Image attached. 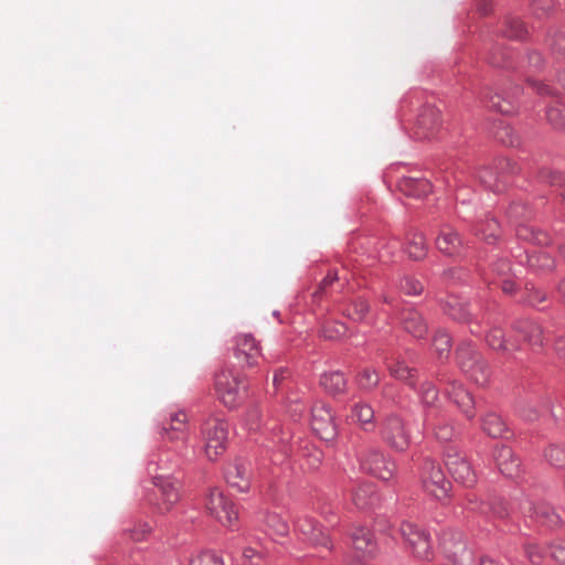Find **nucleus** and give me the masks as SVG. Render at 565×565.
<instances>
[{"label":"nucleus","instance_id":"obj_1","mask_svg":"<svg viewBox=\"0 0 565 565\" xmlns=\"http://www.w3.org/2000/svg\"><path fill=\"white\" fill-rule=\"evenodd\" d=\"M204 454L211 461H216L227 448L228 424L216 415L207 416L200 426Z\"/></svg>","mask_w":565,"mask_h":565},{"label":"nucleus","instance_id":"obj_2","mask_svg":"<svg viewBox=\"0 0 565 565\" xmlns=\"http://www.w3.org/2000/svg\"><path fill=\"white\" fill-rule=\"evenodd\" d=\"M419 482L423 491L433 499L446 503L450 499L451 482L447 479L440 463L425 458L419 467Z\"/></svg>","mask_w":565,"mask_h":565},{"label":"nucleus","instance_id":"obj_3","mask_svg":"<svg viewBox=\"0 0 565 565\" xmlns=\"http://www.w3.org/2000/svg\"><path fill=\"white\" fill-rule=\"evenodd\" d=\"M214 390L217 398L225 407L235 409L245 399V377L232 369H222L215 374Z\"/></svg>","mask_w":565,"mask_h":565},{"label":"nucleus","instance_id":"obj_4","mask_svg":"<svg viewBox=\"0 0 565 565\" xmlns=\"http://www.w3.org/2000/svg\"><path fill=\"white\" fill-rule=\"evenodd\" d=\"M379 436L390 449L396 452L406 451L412 444L409 425L396 413H391L381 419Z\"/></svg>","mask_w":565,"mask_h":565},{"label":"nucleus","instance_id":"obj_5","mask_svg":"<svg viewBox=\"0 0 565 565\" xmlns=\"http://www.w3.org/2000/svg\"><path fill=\"white\" fill-rule=\"evenodd\" d=\"M520 171L518 164L508 158H499L493 167H484L478 171L480 182L492 192H503L511 183L513 175Z\"/></svg>","mask_w":565,"mask_h":565},{"label":"nucleus","instance_id":"obj_6","mask_svg":"<svg viewBox=\"0 0 565 565\" xmlns=\"http://www.w3.org/2000/svg\"><path fill=\"white\" fill-rule=\"evenodd\" d=\"M359 465L361 470L383 481L392 480L397 470L394 459L375 447L359 455Z\"/></svg>","mask_w":565,"mask_h":565},{"label":"nucleus","instance_id":"obj_7","mask_svg":"<svg viewBox=\"0 0 565 565\" xmlns=\"http://www.w3.org/2000/svg\"><path fill=\"white\" fill-rule=\"evenodd\" d=\"M531 212L522 203H513L508 209V216L515 224V235L519 239L532 243L534 245H547L550 235L531 224L521 222L526 218Z\"/></svg>","mask_w":565,"mask_h":565},{"label":"nucleus","instance_id":"obj_8","mask_svg":"<svg viewBox=\"0 0 565 565\" xmlns=\"http://www.w3.org/2000/svg\"><path fill=\"white\" fill-rule=\"evenodd\" d=\"M399 533L415 557L425 561L431 558V539L428 532L412 522L404 521L401 523Z\"/></svg>","mask_w":565,"mask_h":565},{"label":"nucleus","instance_id":"obj_9","mask_svg":"<svg viewBox=\"0 0 565 565\" xmlns=\"http://www.w3.org/2000/svg\"><path fill=\"white\" fill-rule=\"evenodd\" d=\"M205 507L224 526L234 527L238 521V511L234 502L216 488L210 490Z\"/></svg>","mask_w":565,"mask_h":565},{"label":"nucleus","instance_id":"obj_10","mask_svg":"<svg viewBox=\"0 0 565 565\" xmlns=\"http://www.w3.org/2000/svg\"><path fill=\"white\" fill-rule=\"evenodd\" d=\"M233 355L242 369H250L258 364L262 356L260 342L253 333H237L233 340Z\"/></svg>","mask_w":565,"mask_h":565},{"label":"nucleus","instance_id":"obj_11","mask_svg":"<svg viewBox=\"0 0 565 565\" xmlns=\"http://www.w3.org/2000/svg\"><path fill=\"white\" fill-rule=\"evenodd\" d=\"M443 120L440 110L433 105H424L416 117L412 131L418 140H430L438 136Z\"/></svg>","mask_w":565,"mask_h":565},{"label":"nucleus","instance_id":"obj_12","mask_svg":"<svg viewBox=\"0 0 565 565\" xmlns=\"http://www.w3.org/2000/svg\"><path fill=\"white\" fill-rule=\"evenodd\" d=\"M445 465L457 482L466 487H472L477 482V473L470 461L457 448L450 446L445 450Z\"/></svg>","mask_w":565,"mask_h":565},{"label":"nucleus","instance_id":"obj_13","mask_svg":"<svg viewBox=\"0 0 565 565\" xmlns=\"http://www.w3.org/2000/svg\"><path fill=\"white\" fill-rule=\"evenodd\" d=\"M295 532L299 540L311 546H322L329 552L333 550L330 535L324 532L320 524L311 516H299L295 523Z\"/></svg>","mask_w":565,"mask_h":565},{"label":"nucleus","instance_id":"obj_14","mask_svg":"<svg viewBox=\"0 0 565 565\" xmlns=\"http://www.w3.org/2000/svg\"><path fill=\"white\" fill-rule=\"evenodd\" d=\"M152 483L159 492L157 511L161 514L170 512L181 499L180 481L172 476H154Z\"/></svg>","mask_w":565,"mask_h":565},{"label":"nucleus","instance_id":"obj_15","mask_svg":"<svg viewBox=\"0 0 565 565\" xmlns=\"http://www.w3.org/2000/svg\"><path fill=\"white\" fill-rule=\"evenodd\" d=\"M311 428L324 441H332L338 435L337 424L330 406L317 402L311 408Z\"/></svg>","mask_w":565,"mask_h":565},{"label":"nucleus","instance_id":"obj_16","mask_svg":"<svg viewBox=\"0 0 565 565\" xmlns=\"http://www.w3.org/2000/svg\"><path fill=\"white\" fill-rule=\"evenodd\" d=\"M522 88L519 85H512L509 90L492 94L490 89L483 93V99L490 109L504 115H512L520 107V97Z\"/></svg>","mask_w":565,"mask_h":565},{"label":"nucleus","instance_id":"obj_17","mask_svg":"<svg viewBox=\"0 0 565 565\" xmlns=\"http://www.w3.org/2000/svg\"><path fill=\"white\" fill-rule=\"evenodd\" d=\"M189 433V417L184 411H171L158 425V434L170 441L185 440Z\"/></svg>","mask_w":565,"mask_h":565},{"label":"nucleus","instance_id":"obj_18","mask_svg":"<svg viewBox=\"0 0 565 565\" xmlns=\"http://www.w3.org/2000/svg\"><path fill=\"white\" fill-rule=\"evenodd\" d=\"M514 334L534 353L543 351L545 338L542 327L531 319H519L513 326Z\"/></svg>","mask_w":565,"mask_h":565},{"label":"nucleus","instance_id":"obj_19","mask_svg":"<svg viewBox=\"0 0 565 565\" xmlns=\"http://www.w3.org/2000/svg\"><path fill=\"white\" fill-rule=\"evenodd\" d=\"M523 513L529 515L536 524L548 530L558 529L563 524V519L555 511L554 507L544 501L535 503L526 501L523 507Z\"/></svg>","mask_w":565,"mask_h":565},{"label":"nucleus","instance_id":"obj_20","mask_svg":"<svg viewBox=\"0 0 565 565\" xmlns=\"http://www.w3.org/2000/svg\"><path fill=\"white\" fill-rule=\"evenodd\" d=\"M437 249L448 257H460L466 250V244L460 233L449 224H443L435 239Z\"/></svg>","mask_w":565,"mask_h":565},{"label":"nucleus","instance_id":"obj_21","mask_svg":"<svg viewBox=\"0 0 565 565\" xmlns=\"http://www.w3.org/2000/svg\"><path fill=\"white\" fill-rule=\"evenodd\" d=\"M399 321L405 332L415 339H425L428 333V323L423 313L414 307H405L401 311Z\"/></svg>","mask_w":565,"mask_h":565},{"label":"nucleus","instance_id":"obj_22","mask_svg":"<svg viewBox=\"0 0 565 565\" xmlns=\"http://www.w3.org/2000/svg\"><path fill=\"white\" fill-rule=\"evenodd\" d=\"M471 232L488 245H497L502 237L500 223L489 213L484 214L482 218L471 226Z\"/></svg>","mask_w":565,"mask_h":565},{"label":"nucleus","instance_id":"obj_23","mask_svg":"<svg viewBox=\"0 0 565 565\" xmlns=\"http://www.w3.org/2000/svg\"><path fill=\"white\" fill-rule=\"evenodd\" d=\"M493 458L500 472L508 478H515L520 473V459L515 457L511 447L497 446L493 449Z\"/></svg>","mask_w":565,"mask_h":565},{"label":"nucleus","instance_id":"obj_24","mask_svg":"<svg viewBox=\"0 0 565 565\" xmlns=\"http://www.w3.org/2000/svg\"><path fill=\"white\" fill-rule=\"evenodd\" d=\"M440 308L445 315L455 321L469 323L472 316L467 308V303L455 295H448L439 300Z\"/></svg>","mask_w":565,"mask_h":565},{"label":"nucleus","instance_id":"obj_25","mask_svg":"<svg viewBox=\"0 0 565 565\" xmlns=\"http://www.w3.org/2000/svg\"><path fill=\"white\" fill-rule=\"evenodd\" d=\"M398 190L409 198H423L431 192V184L425 178L402 177L397 182Z\"/></svg>","mask_w":565,"mask_h":565},{"label":"nucleus","instance_id":"obj_26","mask_svg":"<svg viewBox=\"0 0 565 565\" xmlns=\"http://www.w3.org/2000/svg\"><path fill=\"white\" fill-rule=\"evenodd\" d=\"M448 396L467 418L472 419L475 417L473 398L462 384L457 382L451 383L448 388Z\"/></svg>","mask_w":565,"mask_h":565},{"label":"nucleus","instance_id":"obj_27","mask_svg":"<svg viewBox=\"0 0 565 565\" xmlns=\"http://www.w3.org/2000/svg\"><path fill=\"white\" fill-rule=\"evenodd\" d=\"M264 532L275 542L286 537L289 534V525L287 521L275 512H267L263 520Z\"/></svg>","mask_w":565,"mask_h":565},{"label":"nucleus","instance_id":"obj_28","mask_svg":"<svg viewBox=\"0 0 565 565\" xmlns=\"http://www.w3.org/2000/svg\"><path fill=\"white\" fill-rule=\"evenodd\" d=\"M461 370L478 385L489 383L490 370L481 356L473 361L461 360Z\"/></svg>","mask_w":565,"mask_h":565},{"label":"nucleus","instance_id":"obj_29","mask_svg":"<svg viewBox=\"0 0 565 565\" xmlns=\"http://www.w3.org/2000/svg\"><path fill=\"white\" fill-rule=\"evenodd\" d=\"M404 250L413 260L424 259L428 252L424 234L417 231L407 232Z\"/></svg>","mask_w":565,"mask_h":565},{"label":"nucleus","instance_id":"obj_30","mask_svg":"<svg viewBox=\"0 0 565 565\" xmlns=\"http://www.w3.org/2000/svg\"><path fill=\"white\" fill-rule=\"evenodd\" d=\"M228 486L238 492H247L250 488V479L246 468L241 463L230 465L225 472Z\"/></svg>","mask_w":565,"mask_h":565},{"label":"nucleus","instance_id":"obj_31","mask_svg":"<svg viewBox=\"0 0 565 565\" xmlns=\"http://www.w3.org/2000/svg\"><path fill=\"white\" fill-rule=\"evenodd\" d=\"M320 385L328 394L337 396L347 392L348 381L341 371H330L321 374Z\"/></svg>","mask_w":565,"mask_h":565},{"label":"nucleus","instance_id":"obj_32","mask_svg":"<svg viewBox=\"0 0 565 565\" xmlns=\"http://www.w3.org/2000/svg\"><path fill=\"white\" fill-rule=\"evenodd\" d=\"M391 376L405 382L409 387L416 388L417 369L409 366L404 360L397 358L387 366Z\"/></svg>","mask_w":565,"mask_h":565},{"label":"nucleus","instance_id":"obj_33","mask_svg":"<svg viewBox=\"0 0 565 565\" xmlns=\"http://www.w3.org/2000/svg\"><path fill=\"white\" fill-rule=\"evenodd\" d=\"M352 418L360 424L365 431H371L374 425L375 412L371 404L358 402L351 409Z\"/></svg>","mask_w":565,"mask_h":565},{"label":"nucleus","instance_id":"obj_34","mask_svg":"<svg viewBox=\"0 0 565 565\" xmlns=\"http://www.w3.org/2000/svg\"><path fill=\"white\" fill-rule=\"evenodd\" d=\"M353 547L362 555H370L375 551L376 544L373 534L365 527H356L351 532Z\"/></svg>","mask_w":565,"mask_h":565},{"label":"nucleus","instance_id":"obj_35","mask_svg":"<svg viewBox=\"0 0 565 565\" xmlns=\"http://www.w3.org/2000/svg\"><path fill=\"white\" fill-rule=\"evenodd\" d=\"M486 341L491 349L503 353H513L521 349L519 344L507 341L500 328L491 329L486 335Z\"/></svg>","mask_w":565,"mask_h":565},{"label":"nucleus","instance_id":"obj_36","mask_svg":"<svg viewBox=\"0 0 565 565\" xmlns=\"http://www.w3.org/2000/svg\"><path fill=\"white\" fill-rule=\"evenodd\" d=\"M381 377L373 367H363L355 374L354 382L361 392L370 393L380 384Z\"/></svg>","mask_w":565,"mask_h":565},{"label":"nucleus","instance_id":"obj_37","mask_svg":"<svg viewBox=\"0 0 565 565\" xmlns=\"http://www.w3.org/2000/svg\"><path fill=\"white\" fill-rule=\"evenodd\" d=\"M370 306L361 297L351 300L343 309V315L352 321L362 322L369 313Z\"/></svg>","mask_w":565,"mask_h":565},{"label":"nucleus","instance_id":"obj_38","mask_svg":"<svg viewBox=\"0 0 565 565\" xmlns=\"http://www.w3.org/2000/svg\"><path fill=\"white\" fill-rule=\"evenodd\" d=\"M482 429L492 438L503 437L507 433V425L495 413H488L482 418Z\"/></svg>","mask_w":565,"mask_h":565},{"label":"nucleus","instance_id":"obj_39","mask_svg":"<svg viewBox=\"0 0 565 565\" xmlns=\"http://www.w3.org/2000/svg\"><path fill=\"white\" fill-rule=\"evenodd\" d=\"M527 265L535 271H551L555 267V260L547 252L537 250L527 255Z\"/></svg>","mask_w":565,"mask_h":565},{"label":"nucleus","instance_id":"obj_40","mask_svg":"<svg viewBox=\"0 0 565 565\" xmlns=\"http://www.w3.org/2000/svg\"><path fill=\"white\" fill-rule=\"evenodd\" d=\"M374 494V486L369 482H363L352 490V501L359 509H365L372 504Z\"/></svg>","mask_w":565,"mask_h":565},{"label":"nucleus","instance_id":"obj_41","mask_svg":"<svg viewBox=\"0 0 565 565\" xmlns=\"http://www.w3.org/2000/svg\"><path fill=\"white\" fill-rule=\"evenodd\" d=\"M425 425L434 429V434L437 439L441 441H448L454 436V428L443 419H436L431 412H428L425 416Z\"/></svg>","mask_w":565,"mask_h":565},{"label":"nucleus","instance_id":"obj_42","mask_svg":"<svg viewBox=\"0 0 565 565\" xmlns=\"http://www.w3.org/2000/svg\"><path fill=\"white\" fill-rule=\"evenodd\" d=\"M152 533V526L148 522L139 521L122 530L121 535L132 542H143Z\"/></svg>","mask_w":565,"mask_h":565},{"label":"nucleus","instance_id":"obj_43","mask_svg":"<svg viewBox=\"0 0 565 565\" xmlns=\"http://www.w3.org/2000/svg\"><path fill=\"white\" fill-rule=\"evenodd\" d=\"M433 348L439 360L448 359L451 351V338L445 330H438L433 337Z\"/></svg>","mask_w":565,"mask_h":565},{"label":"nucleus","instance_id":"obj_44","mask_svg":"<svg viewBox=\"0 0 565 565\" xmlns=\"http://www.w3.org/2000/svg\"><path fill=\"white\" fill-rule=\"evenodd\" d=\"M513 54L502 45L497 44L488 55V63L494 67H510L512 65Z\"/></svg>","mask_w":565,"mask_h":565},{"label":"nucleus","instance_id":"obj_45","mask_svg":"<svg viewBox=\"0 0 565 565\" xmlns=\"http://www.w3.org/2000/svg\"><path fill=\"white\" fill-rule=\"evenodd\" d=\"M494 137L501 143L509 147H515L520 145V138L515 134L514 129L510 125L504 124L502 121H500L499 125L497 126Z\"/></svg>","mask_w":565,"mask_h":565},{"label":"nucleus","instance_id":"obj_46","mask_svg":"<svg viewBox=\"0 0 565 565\" xmlns=\"http://www.w3.org/2000/svg\"><path fill=\"white\" fill-rule=\"evenodd\" d=\"M419 398L427 408H436L438 403V390L431 382H424L419 387Z\"/></svg>","mask_w":565,"mask_h":565},{"label":"nucleus","instance_id":"obj_47","mask_svg":"<svg viewBox=\"0 0 565 565\" xmlns=\"http://www.w3.org/2000/svg\"><path fill=\"white\" fill-rule=\"evenodd\" d=\"M348 334V327L340 321H330L322 326L321 335L327 340H340Z\"/></svg>","mask_w":565,"mask_h":565},{"label":"nucleus","instance_id":"obj_48","mask_svg":"<svg viewBox=\"0 0 565 565\" xmlns=\"http://www.w3.org/2000/svg\"><path fill=\"white\" fill-rule=\"evenodd\" d=\"M548 122L556 129H565V104L556 103L546 110Z\"/></svg>","mask_w":565,"mask_h":565},{"label":"nucleus","instance_id":"obj_49","mask_svg":"<svg viewBox=\"0 0 565 565\" xmlns=\"http://www.w3.org/2000/svg\"><path fill=\"white\" fill-rule=\"evenodd\" d=\"M544 457L554 467H565V448L562 446L551 445L545 449Z\"/></svg>","mask_w":565,"mask_h":565},{"label":"nucleus","instance_id":"obj_50","mask_svg":"<svg viewBox=\"0 0 565 565\" xmlns=\"http://www.w3.org/2000/svg\"><path fill=\"white\" fill-rule=\"evenodd\" d=\"M399 289L405 295L419 296L424 291V286L418 279L412 276H404L399 281Z\"/></svg>","mask_w":565,"mask_h":565},{"label":"nucleus","instance_id":"obj_51","mask_svg":"<svg viewBox=\"0 0 565 565\" xmlns=\"http://www.w3.org/2000/svg\"><path fill=\"white\" fill-rule=\"evenodd\" d=\"M526 297L522 298V302L532 307H536L543 303L546 300V294L537 288H535L532 284L525 285Z\"/></svg>","mask_w":565,"mask_h":565},{"label":"nucleus","instance_id":"obj_52","mask_svg":"<svg viewBox=\"0 0 565 565\" xmlns=\"http://www.w3.org/2000/svg\"><path fill=\"white\" fill-rule=\"evenodd\" d=\"M441 544H443V548H444L445 553L449 557L457 556L458 553L460 551H463L466 547L465 543L461 541L460 536H458L457 539H455L452 536L448 537V535L446 533L443 536Z\"/></svg>","mask_w":565,"mask_h":565},{"label":"nucleus","instance_id":"obj_53","mask_svg":"<svg viewBox=\"0 0 565 565\" xmlns=\"http://www.w3.org/2000/svg\"><path fill=\"white\" fill-rule=\"evenodd\" d=\"M189 565H224L223 558L213 552H202L192 556Z\"/></svg>","mask_w":565,"mask_h":565},{"label":"nucleus","instance_id":"obj_54","mask_svg":"<svg viewBox=\"0 0 565 565\" xmlns=\"http://www.w3.org/2000/svg\"><path fill=\"white\" fill-rule=\"evenodd\" d=\"M504 35L510 39L522 40L526 35L524 23L519 19H511L507 22Z\"/></svg>","mask_w":565,"mask_h":565},{"label":"nucleus","instance_id":"obj_55","mask_svg":"<svg viewBox=\"0 0 565 565\" xmlns=\"http://www.w3.org/2000/svg\"><path fill=\"white\" fill-rule=\"evenodd\" d=\"M245 424L249 430H259L263 426V413L259 407L253 406L245 414Z\"/></svg>","mask_w":565,"mask_h":565},{"label":"nucleus","instance_id":"obj_56","mask_svg":"<svg viewBox=\"0 0 565 565\" xmlns=\"http://www.w3.org/2000/svg\"><path fill=\"white\" fill-rule=\"evenodd\" d=\"M492 271L498 276L499 280L509 276H515L511 263L507 258H498L491 266Z\"/></svg>","mask_w":565,"mask_h":565},{"label":"nucleus","instance_id":"obj_57","mask_svg":"<svg viewBox=\"0 0 565 565\" xmlns=\"http://www.w3.org/2000/svg\"><path fill=\"white\" fill-rule=\"evenodd\" d=\"M540 180L545 183H550L555 186L565 185V174L559 171H553L551 169H542L539 175Z\"/></svg>","mask_w":565,"mask_h":565},{"label":"nucleus","instance_id":"obj_58","mask_svg":"<svg viewBox=\"0 0 565 565\" xmlns=\"http://www.w3.org/2000/svg\"><path fill=\"white\" fill-rule=\"evenodd\" d=\"M466 509L476 513L487 514L490 512V504L471 494L467 497Z\"/></svg>","mask_w":565,"mask_h":565},{"label":"nucleus","instance_id":"obj_59","mask_svg":"<svg viewBox=\"0 0 565 565\" xmlns=\"http://www.w3.org/2000/svg\"><path fill=\"white\" fill-rule=\"evenodd\" d=\"M456 354H457V361H458V364L460 367H461V360L473 361L480 356L479 353L473 349V347L470 343H462L457 349Z\"/></svg>","mask_w":565,"mask_h":565},{"label":"nucleus","instance_id":"obj_60","mask_svg":"<svg viewBox=\"0 0 565 565\" xmlns=\"http://www.w3.org/2000/svg\"><path fill=\"white\" fill-rule=\"evenodd\" d=\"M531 7L535 14L543 15L554 8L553 0H531Z\"/></svg>","mask_w":565,"mask_h":565},{"label":"nucleus","instance_id":"obj_61","mask_svg":"<svg viewBox=\"0 0 565 565\" xmlns=\"http://www.w3.org/2000/svg\"><path fill=\"white\" fill-rule=\"evenodd\" d=\"M515 278H516V275L502 278L498 281L503 294H505L508 296L515 295V292L518 290V284L515 281Z\"/></svg>","mask_w":565,"mask_h":565},{"label":"nucleus","instance_id":"obj_62","mask_svg":"<svg viewBox=\"0 0 565 565\" xmlns=\"http://www.w3.org/2000/svg\"><path fill=\"white\" fill-rule=\"evenodd\" d=\"M525 554L532 564L539 565L542 563L543 553L541 548L535 544H527L525 546Z\"/></svg>","mask_w":565,"mask_h":565},{"label":"nucleus","instance_id":"obj_63","mask_svg":"<svg viewBox=\"0 0 565 565\" xmlns=\"http://www.w3.org/2000/svg\"><path fill=\"white\" fill-rule=\"evenodd\" d=\"M552 51L559 55L565 56V32H558L553 36Z\"/></svg>","mask_w":565,"mask_h":565},{"label":"nucleus","instance_id":"obj_64","mask_svg":"<svg viewBox=\"0 0 565 565\" xmlns=\"http://www.w3.org/2000/svg\"><path fill=\"white\" fill-rule=\"evenodd\" d=\"M550 554L557 563L565 565V545L552 544L550 546Z\"/></svg>","mask_w":565,"mask_h":565}]
</instances>
